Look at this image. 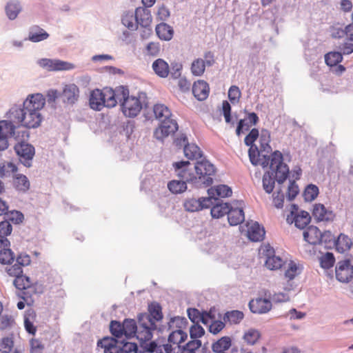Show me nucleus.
<instances>
[{
	"label": "nucleus",
	"mask_w": 353,
	"mask_h": 353,
	"mask_svg": "<svg viewBox=\"0 0 353 353\" xmlns=\"http://www.w3.org/2000/svg\"><path fill=\"white\" fill-rule=\"evenodd\" d=\"M194 171L200 184L207 186L212 184V176L214 175L216 169L210 161L207 160L197 161L194 165Z\"/></svg>",
	"instance_id": "obj_7"
},
{
	"label": "nucleus",
	"mask_w": 353,
	"mask_h": 353,
	"mask_svg": "<svg viewBox=\"0 0 353 353\" xmlns=\"http://www.w3.org/2000/svg\"><path fill=\"white\" fill-rule=\"evenodd\" d=\"M187 320L185 318L176 316L171 319L169 322L170 328L174 329L168 336V344L172 343L179 347V345L184 342L188 337L187 333L183 331L187 326Z\"/></svg>",
	"instance_id": "obj_6"
},
{
	"label": "nucleus",
	"mask_w": 353,
	"mask_h": 353,
	"mask_svg": "<svg viewBox=\"0 0 353 353\" xmlns=\"http://www.w3.org/2000/svg\"><path fill=\"white\" fill-rule=\"evenodd\" d=\"M97 345L103 349L104 353H130L137 350L136 343L119 342L112 337L103 338L98 341Z\"/></svg>",
	"instance_id": "obj_4"
},
{
	"label": "nucleus",
	"mask_w": 353,
	"mask_h": 353,
	"mask_svg": "<svg viewBox=\"0 0 353 353\" xmlns=\"http://www.w3.org/2000/svg\"><path fill=\"white\" fill-rule=\"evenodd\" d=\"M153 112L156 119L159 121V123L161 122L164 119L172 116L170 110L163 104L154 105L153 108Z\"/></svg>",
	"instance_id": "obj_44"
},
{
	"label": "nucleus",
	"mask_w": 353,
	"mask_h": 353,
	"mask_svg": "<svg viewBox=\"0 0 353 353\" xmlns=\"http://www.w3.org/2000/svg\"><path fill=\"white\" fill-rule=\"evenodd\" d=\"M263 252L266 256L265 265L269 270H276L282 268L284 261L281 257L274 254V250L272 247L265 245L263 248Z\"/></svg>",
	"instance_id": "obj_16"
},
{
	"label": "nucleus",
	"mask_w": 353,
	"mask_h": 353,
	"mask_svg": "<svg viewBox=\"0 0 353 353\" xmlns=\"http://www.w3.org/2000/svg\"><path fill=\"white\" fill-rule=\"evenodd\" d=\"M42 68L48 71L70 70L74 68V64L59 59H40L37 61Z\"/></svg>",
	"instance_id": "obj_11"
},
{
	"label": "nucleus",
	"mask_w": 353,
	"mask_h": 353,
	"mask_svg": "<svg viewBox=\"0 0 353 353\" xmlns=\"http://www.w3.org/2000/svg\"><path fill=\"white\" fill-rule=\"evenodd\" d=\"M301 273L300 267L294 261H291L288 265V268L285 272V278L289 280L294 279L297 275Z\"/></svg>",
	"instance_id": "obj_52"
},
{
	"label": "nucleus",
	"mask_w": 353,
	"mask_h": 353,
	"mask_svg": "<svg viewBox=\"0 0 353 353\" xmlns=\"http://www.w3.org/2000/svg\"><path fill=\"white\" fill-rule=\"evenodd\" d=\"M15 287L21 290L19 296L30 305L33 303L32 294H35V287L32 284L29 277L25 275L17 276L14 280Z\"/></svg>",
	"instance_id": "obj_8"
},
{
	"label": "nucleus",
	"mask_w": 353,
	"mask_h": 353,
	"mask_svg": "<svg viewBox=\"0 0 353 353\" xmlns=\"http://www.w3.org/2000/svg\"><path fill=\"white\" fill-rule=\"evenodd\" d=\"M343 60L341 52H330L325 55V62L329 66H335Z\"/></svg>",
	"instance_id": "obj_47"
},
{
	"label": "nucleus",
	"mask_w": 353,
	"mask_h": 353,
	"mask_svg": "<svg viewBox=\"0 0 353 353\" xmlns=\"http://www.w3.org/2000/svg\"><path fill=\"white\" fill-rule=\"evenodd\" d=\"M320 265L323 269L332 268L335 263V257L331 252H326L319 257Z\"/></svg>",
	"instance_id": "obj_48"
},
{
	"label": "nucleus",
	"mask_w": 353,
	"mask_h": 353,
	"mask_svg": "<svg viewBox=\"0 0 353 353\" xmlns=\"http://www.w3.org/2000/svg\"><path fill=\"white\" fill-rule=\"evenodd\" d=\"M291 219L292 222H294V225L296 228L303 229L310 223L311 217L310 214L305 211H301L296 214H294V212H292L291 218L290 216L287 218L288 221Z\"/></svg>",
	"instance_id": "obj_32"
},
{
	"label": "nucleus",
	"mask_w": 353,
	"mask_h": 353,
	"mask_svg": "<svg viewBox=\"0 0 353 353\" xmlns=\"http://www.w3.org/2000/svg\"><path fill=\"white\" fill-rule=\"evenodd\" d=\"M122 88H125V86H117L114 90L110 88H104L103 89V95L104 96L105 107L109 108H113L115 107L118 103H120L121 97L119 96V94H120L119 92L120 91L122 90Z\"/></svg>",
	"instance_id": "obj_17"
},
{
	"label": "nucleus",
	"mask_w": 353,
	"mask_h": 353,
	"mask_svg": "<svg viewBox=\"0 0 353 353\" xmlns=\"http://www.w3.org/2000/svg\"><path fill=\"white\" fill-rule=\"evenodd\" d=\"M124 322L121 323L117 321H112L110 329L112 334L117 338H121L123 336Z\"/></svg>",
	"instance_id": "obj_56"
},
{
	"label": "nucleus",
	"mask_w": 353,
	"mask_h": 353,
	"mask_svg": "<svg viewBox=\"0 0 353 353\" xmlns=\"http://www.w3.org/2000/svg\"><path fill=\"white\" fill-rule=\"evenodd\" d=\"M222 112L226 123L234 124L232 122V117L231 116V105L228 101H223Z\"/></svg>",
	"instance_id": "obj_61"
},
{
	"label": "nucleus",
	"mask_w": 353,
	"mask_h": 353,
	"mask_svg": "<svg viewBox=\"0 0 353 353\" xmlns=\"http://www.w3.org/2000/svg\"><path fill=\"white\" fill-rule=\"evenodd\" d=\"M8 220L14 224H19L23 222L24 216L23 214L17 210L10 211L8 214Z\"/></svg>",
	"instance_id": "obj_63"
},
{
	"label": "nucleus",
	"mask_w": 353,
	"mask_h": 353,
	"mask_svg": "<svg viewBox=\"0 0 353 353\" xmlns=\"http://www.w3.org/2000/svg\"><path fill=\"white\" fill-rule=\"evenodd\" d=\"M89 104L92 110L97 111L101 110L105 107L103 90L95 89L90 92Z\"/></svg>",
	"instance_id": "obj_30"
},
{
	"label": "nucleus",
	"mask_w": 353,
	"mask_h": 353,
	"mask_svg": "<svg viewBox=\"0 0 353 353\" xmlns=\"http://www.w3.org/2000/svg\"><path fill=\"white\" fill-rule=\"evenodd\" d=\"M146 316H138V325L136 337L140 345L146 350L147 345L151 342L153 332L157 329V325L150 323Z\"/></svg>",
	"instance_id": "obj_5"
},
{
	"label": "nucleus",
	"mask_w": 353,
	"mask_h": 353,
	"mask_svg": "<svg viewBox=\"0 0 353 353\" xmlns=\"http://www.w3.org/2000/svg\"><path fill=\"white\" fill-rule=\"evenodd\" d=\"M137 325L134 319L124 320L123 336L130 339L137 335Z\"/></svg>",
	"instance_id": "obj_45"
},
{
	"label": "nucleus",
	"mask_w": 353,
	"mask_h": 353,
	"mask_svg": "<svg viewBox=\"0 0 353 353\" xmlns=\"http://www.w3.org/2000/svg\"><path fill=\"white\" fill-rule=\"evenodd\" d=\"M12 231V227L9 221L0 222V248L10 247V243L7 239Z\"/></svg>",
	"instance_id": "obj_35"
},
{
	"label": "nucleus",
	"mask_w": 353,
	"mask_h": 353,
	"mask_svg": "<svg viewBox=\"0 0 353 353\" xmlns=\"http://www.w3.org/2000/svg\"><path fill=\"white\" fill-rule=\"evenodd\" d=\"M241 91L236 85H232L228 90V98L233 104L239 102L241 97Z\"/></svg>",
	"instance_id": "obj_59"
},
{
	"label": "nucleus",
	"mask_w": 353,
	"mask_h": 353,
	"mask_svg": "<svg viewBox=\"0 0 353 353\" xmlns=\"http://www.w3.org/2000/svg\"><path fill=\"white\" fill-rule=\"evenodd\" d=\"M160 52V44L158 42H150L145 48V53L148 56L157 57Z\"/></svg>",
	"instance_id": "obj_60"
},
{
	"label": "nucleus",
	"mask_w": 353,
	"mask_h": 353,
	"mask_svg": "<svg viewBox=\"0 0 353 353\" xmlns=\"http://www.w3.org/2000/svg\"><path fill=\"white\" fill-rule=\"evenodd\" d=\"M154 73L161 78H165L170 72L168 63L163 59H156L152 65Z\"/></svg>",
	"instance_id": "obj_37"
},
{
	"label": "nucleus",
	"mask_w": 353,
	"mask_h": 353,
	"mask_svg": "<svg viewBox=\"0 0 353 353\" xmlns=\"http://www.w3.org/2000/svg\"><path fill=\"white\" fill-rule=\"evenodd\" d=\"M18 171L17 166L12 162H3L0 163V177L3 178L9 172L13 174Z\"/></svg>",
	"instance_id": "obj_55"
},
{
	"label": "nucleus",
	"mask_w": 353,
	"mask_h": 353,
	"mask_svg": "<svg viewBox=\"0 0 353 353\" xmlns=\"http://www.w3.org/2000/svg\"><path fill=\"white\" fill-rule=\"evenodd\" d=\"M334 245L337 252L344 253L351 248L352 241L347 235L340 234L336 240H334Z\"/></svg>",
	"instance_id": "obj_38"
},
{
	"label": "nucleus",
	"mask_w": 353,
	"mask_h": 353,
	"mask_svg": "<svg viewBox=\"0 0 353 353\" xmlns=\"http://www.w3.org/2000/svg\"><path fill=\"white\" fill-rule=\"evenodd\" d=\"M228 219L230 225H237L244 221L245 215L242 203L236 201L233 203V205H230Z\"/></svg>",
	"instance_id": "obj_18"
},
{
	"label": "nucleus",
	"mask_w": 353,
	"mask_h": 353,
	"mask_svg": "<svg viewBox=\"0 0 353 353\" xmlns=\"http://www.w3.org/2000/svg\"><path fill=\"white\" fill-rule=\"evenodd\" d=\"M137 26L147 28L150 26L152 17L150 10L146 7H138L134 11Z\"/></svg>",
	"instance_id": "obj_20"
},
{
	"label": "nucleus",
	"mask_w": 353,
	"mask_h": 353,
	"mask_svg": "<svg viewBox=\"0 0 353 353\" xmlns=\"http://www.w3.org/2000/svg\"><path fill=\"white\" fill-rule=\"evenodd\" d=\"M210 205V198H201L195 199L194 198L188 199L183 203V207L188 212H196L203 208H209Z\"/></svg>",
	"instance_id": "obj_23"
},
{
	"label": "nucleus",
	"mask_w": 353,
	"mask_h": 353,
	"mask_svg": "<svg viewBox=\"0 0 353 353\" xmlns=\"http://www.w3.org/2000/svg\"><path fill=\"white\" fill-rule=\"evenodd\" d=\"M119 93V96L121 97L119 104L123 114L130 118L136 117L143 107L141 95L139 97L130 96L129 89L126 86L125 88H122Z\"/></svg>",
	"instance_id": "obj_3"
},
{
	"label": "nucleus",
	"mask_w": 353,
	"mask_h": 353,
	"mask_svg": "<svg viewBox=\"0 0 353 353\" xmlns=\"http://www.w3.org/2000/svg\"><path fill=\"white\" fill-rule=\"evenodd\" d=\"M161 132H176L179 125L172 116L168 117L158 124Z\"/></svg>",
	"instance_id": "obj_42"
},
{
	"label": "nucleus",
	"mask_w": 353,
	"mask_h": 353,
	"mask_svg": "<svg viewBox=\"0 0 353 353\" xmlns=\"http://www.w3.org/2000/svg\"><path fill=\"white\" fill-rule=\"evenodd\" d=\"M156 32L159 38L164 41H170L173 37V28L165 23H161L156 26Z\"/></svg>",
	"instance_id": "obj_39"
},
{
	"label": "nucleus",
	"mask_w": 353,
	"mask_h": 353,
	"mask_svg": "<svg viewBox=\"0 0 353 353\" xmlns=\"http://www.w3.org/2000/svg\"><path fill=\"white\" fill-rule=\"evenodd\" d=\"M276 175L274 177L268 172L264 174L263 176V187L267 193H271L274 188Z\"/></svg>",
	"instance_id": "obj_49"
},
{
	"label": "nucleus",
	"mask_w": 353,
	"mask_h": 353,
	"mask_svg": "<svg viewBox=\"0 0 353 353\" xmlns=\"http://www.w3.org/2000/svg\"><path fill=\"white\" fill-rule=\"evenodd\" d=\"M36 317V312L32 309L28 310L24 315L25 329L28 333L33 335H34L37 332V327L34 325Z\"/></svg>",
	"instance_id": "obj_41"
},
{
	"label": "nucleus",
	"mask_w": 353,
	"mask_h": 353,
	"mask_svg": "<svg viewBox=\"0 0 353 353\" xmlns=\"http://www.w3.org/2000/svg\"><path fill=\"white\" fill-rule=\"evenodd\" d=\"M205 334V330L199 323H193L190 327V335L192 339H199Z\"/></svg>",
	"instance_id": "obj_58"
},
{
	"label": "nucleus",
	"mask_w": 353,
	"mask_h": 353,
	"mask_svg": "<svg viewBox=\"0 0 353 353\" xmlns=\"http://www.w3.org/2000/svg\"><path fill=\"white\" fill-rule=\"evenodd\" d=\"M174 138V143L177 147H183L185 156L189 159H198L203 155L200 148L195 143H190L185 134H179Z\"/></svg>",
	"instance_id": "obj_10"
},
{
	"label": "nucleus",
	"mask_w": 353,
	"mask_h": 353,
	"mask_svg": "<svg viewBox=\"0 0 353 353\" xmlns=\"http://www.w3.org/2000/svg\"><path fill=\"white\" fill-rule=\"evenodd\" d=\"M146 350L156 353H176L175 348L171 344H159L156 341L150 342L146 347Z\"/></svg>",
	"instance_id": "obj_40"
},
{
	"label": "nucleus",
	"mask_w": 353,
	"mask_h": 353,
	"mask_svg": "<svg viewBox=\"0 0 353 353\" xmlns=\"http://www.w3.org/2000/svg\"><path fill=\"white\" fill-rule=\"evenodd\" d=\"M258 121L259 117L255 112L249 113L246 117L239 121L235 132L249 131L251 127L256 125Z\"/></svg>",
	"instance_id": "obj_33"
},
{
	"label": "nucleus",
	"mask_w": 353,
	"mask_h": 353,
	"mask_svg": "<svg viewBox=\"0 0 353 353\" xmlns=\"http://www.w3.org/2000/svg\"><path fill=\"white\" fill-rule=\"evenodd\" d=\"M148 313L140 314L139 316H146L150 323H154L155 325H159L161 322L163 315L162 312V307L160 304L157 303H152L148 305Z\"/></svg>",
	"instance_id": "obj_24"
},
{
	"label": "nucleus",
	"mask_w": 353,
	"mask_h": 353,
	"mask_svg": "<svg viewBox=\"0 0 353 353\" xmlns=\"http://www.w3.org/2000/svg\"><path fill=\"white\" fill-rule=\"evenodd\" d=\"M13 347V341L9 338H3L0 341V353H10Z\"/></svg>",
	"instance_id": "obj_62"
},
{
	"label": "nucleus",
	"mask_w": 353,
	"mask_h": 353,
	"mask_svg": "<svg viewBox=\"0 0 353 353\" xmlns=\"http://www.w3.org/2000/svg\"><path fill=\"white\" fill-rule=\"evenodd\" d=\"M176 175L185 183H198L199 178L196 176L194 167L192 168L191 163L188 161H181L173 163Z\"/></svg>",
	"instance_id": "obj_9"
},
{
	"label": "nucleus",
	"mask_w": 353,
	"mask_h": 353,
	"mask_svg": "<svg viewBox=\"0 0 353 353\" xmlns=\"http://www.w3.org/2000/svg\"><path fill=\"white\" fill-rule=\"evenodd\" d=\"M244 314L239 310H232L228 312L225 316V320L232 324H237L243 319Z\"/></svg>",
	"instance_id": "obj_54"
},
{
	"label": "nucleus",
	"mask_w": 353,
	"mask_h": 353,
	"mask_svg": "<svg viewBox=\"0 0 353 353\" xmlns=\"http://www.w3.org/2000/svg\"><path fill=\"white\" fill-rule=\"evenodd\" d=\"M169 190L173 194H179L185 192L187 189V185L185 181L178 180H172L168 184Z\"/></svg>",
	"instance_id": "obj_46"
},
{
	"label": "nucleus",
	"mask_w": 353,
	"mask_h": 353,
	"mask_svg": "<svg viewBox=\"0 0 353 353\" xmlns=\"http://www.w3.org/2000/svg\"><path fill=\"white\" fill-rule=\"evenodd\" d=\"M205 69V61L201 58L195 59L192 63L191 71L194 76H201L204 73Z\"/></svg>",
	"instance_id": "obj_51"
},
{
	"label": "nucleus",
	"mask_w": 353,
	"mask_h": 353,
	"mask_svg": "<svg viewBox=\"0 0 353 353\" xmlns=\"http://www.w3.org/2000/svg\"><path fill=\"white\" fill-rule=\"evenodd\" d=\"M30 346V353H43L44 352V345L38 339H32Z\"/></svg>",
	"instance_id": "obj_64"
},
{
	"label": "nucleus",
	"mask_w": 353,
	"mask_h": 353,
	"mask_svg": "<svg viewBox=\"0 0 353 353\" xmlns=\"http://www.w3.org/2000/svg\"><path fill=\"white\" fill-rule=\"evenodd\" d=\"M319 194V188L313 184L308 185L303 192V196L305 201H312Z\"/></svg>",
	"instance_id": "obj_53"
},
{
	"label": "nucleus",
	"mask_w": 353,
	"mask_h": 353,
	"mask_svg": "<svg viewBox=\"0 0 353 353\" xmlns=\"http://www.w3.org/2000/svg\"><path fill=\"white\" fill-rule=\"evenodd\" d=\"M121 22L123 26L130 31H135L138 29L134 11L132 10L123 11L121 15Z\"/></svg>",
	"instance_id": "obj_36"
},
{
	"label": "nucleus",
	"mask_w": 353,
	"mask_h": 353,
	"mask_svg": "<svg viewBox=\"0 0 353 353\" xmlns=\"http://www.w3.org/2000/svg\"><path fill=\"white\" fill-rule=\"evenodd\" d=\"M322 232L314 225H310L303 232L304 240L311 245H318L322 242Z\"/></svg>",
	"instance_id": "obj_25"
},
{
	"label": "nucleus",
	"mask_w": 353,
	"mask_h": 353,
	"mask_svg": "<svg viewBox=\"0 0 353 353\" xmlns=\"http://www.w3.org/2000/svg\"><path fill=\"white\" fill-rule=\"evenodd\" d=\"M79 88L74 83L66 85L63 90V101L68 104H74L79 98Z\"/></svg>",
	"instance_id": "obj_29"
},
{
	"label": "nucleus",
	"mask_w": 353,
	"mask_h": 353,
	"mask_svg": "<svg viewBox=\"0 0 353 353\" xmlns=\"http://www.w3.org/2000/svg\"><path fill=\"white\" fill-rule=\"evenodd\" d=\"M14 150L20 157L21 162L26 167H30L31 161L35 154L34 148L32 145L22 141L15 145Z\"/></svg>",
	"instance_id": "obj_12"
},
{
	"label": "nucleus",
	"mask_w": 353,
	"mask_h": 353,
	"mask_svg": "<svg viewBox=\"0 0 353 353\" xmlns=\"http://www.w3.org/2000/svg\"><path fill=\"white\" fill-rule=\"evenodd\" d=\"M23 7L19 0H9L5 6V13L10 21L16 19L22 12Z\"/></svg>",
	"instance_id": "obj_27"
},
{
	"label": "nucleus",
	"mask_w": 353,
	"mask_h": 353,
	"mask_svg": "<svg viewBox=\"0 0 353 353\" xmlns=\"http://www.w3.org/2000/svg\"><path fill=\"white\" fill-rule=\"evenodd\" d=\"M12 185L16 191L26 193L30 188V182L26 175L16 172L12 175Z\"/></svg>",
	"instance_id": "obj_26"
},
{
	"label": "nucleus",
	"mask_w": 353,
	"mask_h": 353,
	"mask_svg": "<svg viewBox=\"0 0 353 353\" xmlns=\"http://www.w3.org/2000/svg\"><path fill=\"white\" fill-rule=\"evenodd\" d=\"M272 303L270 300L263 298L252 299L249 307L252 312L255 314H265L272 309Z\"/></svg>",
	"instance_id": "obj_21"
},
{
	"label": "nucleus",
	"mask_w": 353,
	"mask_h": 353,
	"mask_svg": "<svg viewBox=\"0 0 353 353\" xmlns=\"http://www.w3.org/2000/svg\"><path fill=\"white\" fill-rule=\"evenodd\" d=\"M312 216L317 222L332 221L335 217V214L332 210H327L323 204L321 203H316L314 205Z\"/></svg>",
	"instance_id": "obj_19"
},
{
	"label": "nucleus",
	"mask_w": 353,
	"mask_h": 353,
	"mask_svg": "<svg viewBox=\"0 0 353 353\" xmlns=\"http://www.w3.org/2000/svg\"><path fill=\"white\" fill-rule=\"evenodd\" d=\"M270 142V134H248L245 138L247 145L256 143L261 151L268 152L271 150Z\"/></svg>",
	"instance_id": "obj_14"
},
{
	"label": "nucleus",
	"mask_w": 353,
	"mask_h": 353,
	"mask_svg": "<svg viewBox=\"0 0 353 353\" xmlns=\"http://www.w3.org/2000/svg\"><path fill=\"white\" fill-rule=\"evenodd\" d=\"M46 103V98L41 93L28 95L22 105H14L15 115L20 127L27 129L37 128L43 120L40 113Z\"/></svg>",
	"instance_id": "obj_1"
},
{
	"label": "nucleus",
	"mask_w": 353,
	"mask_h": 353,
	"mask_svg": "<svg viewBox=\"0 0 353 353\" xmlns=\"http://www.w3.org/2000/svg\"><path fill=\"white\" fill-rule=\"evenodd\" d=\"M231 188L226 185H219L208 190L210 199L217 200L219 197H228L232 195ZM212 202L210 201V204Z\"/></svg>",
	"instance_id": "obj_34"
},
{
	"label": "nucleus",
	"mask_w": 353,
	"mask_h": 353,
	"mask_svg": "<svg viewBox=\"0 0 353 353\" xmlns=\"http://www.w3.org/2000/svg\"><path fill=\"white\" fill-rule=\"evenodd\" d=\"M210 92L209 85L203 80H198L192 85V93L199 101L205 100Z\"/></svg>",
	"instance_id": "obj_28"
},
{
	"label": "nucleus",
	"mask_w": 353,
	"mask_h": 353,
	"mask_svg": "<svg viewBox=\"0 0 353 353\" xmlns=\"http://www.w3.org/2000/svg\"><path fill=\"white\" fill-rule=\"evenodd\" d=\"M14 113L12 106L6 113V119L0 121V132H15V130L20 128L19 120Z\"/></svg>",
	"instance_id": "obj_15"
},
{
	"label": "nucleus",
	"mask_w": 353,
	"mask_h": 353,
	"mask_svg": "<svg viewBox=\"0 0 353 353\" xmlns=\"http://www.w3.org/2000/svg\"><path fill=\"white\" fill-rule=\"evenodd\" d=\"M247 227V236L252 241H261L263 239L265 236V230L257 222H248Z\"/></svg>",
	"instance_id": "obj_22"
},
{
	"label": "nucleus",
	"mask_w": 353,
	"mask_h": 353,
	"mask_svg": "<svg viewBox=\"0 0 353 353\" xmlns=\"http://www.w3.org/2000/svg\"><path fill=\"white\" fill-rule=\"evenodd\" d=\"M261 337V334L259 330L256 329H249L245 332L243 339L250 345L255 344Z\"/></svg>",
	"instance_id": "obj_50"
},
{
	"label": "nucleus",
	"mask_w": 353,
	"mask_h": 353,
	"mask_svg": "<svg viewBox=\"0 0 353 353\" xmlns=\"http://www.w3.org/2000/svg\"><path fill=\"white\" fill-rule=\"evenodd\" d=\"M250 146L248 154L251 163L254 165H261L266 168L270 165L272 173H274L277 182L283 183L289 176V168L283 162V157L281 152L275 151L270 157L263 154L256 143H252Z\"/></svg>",
	"instance_id": "obj_2"
},
{
	"label": "nucleus",
	"mask_w": 353,
	"mask_h": 353,
	"mask_svg": "<svg viewBox=\"0 0 353 353\" xmlns=\"http://www.w3.org/2000/svg\"><path fill=\"white\" fill-rule=\"evenodd\" d=\"M336 278L343 283L350 281L353 277V265L349 259L339 261L335 268Z\"/></svg>",
	"instance_id": "obj_13"
},
{
	"label": "nucleus",
	"mask_w": 353,
	"mask_h": 353,
	"mask_svg": "<svg viewBox=\"0 0 353 353\" xmlns=\"http://www.w3.org/2000/svg\"><path fill=\"white\" fill-rule=\"evenodd\" d=\"M230 205L228 203H216L211 208V214L214 218H221L225 214H228Z\"/></svg>",
	"instance_id": "obj_43"
},
{
	"label": "nucleus",
	"mask_w": 353,
	"mask_h": 353,
	"mask_svg": "<svg viewBox=\"0 0 353 353\" xmlns=\"http://www.w3.org/2000/svg\"><path fill=\"white\" fill-rule=\"evenodd\" d=\"M49 34L39 26H33L29 28L28 37L24 41L38 43L47 39Z\"/></svg>",
	"instance_id": "obj_31"
},
{
	"label": "nucleus",
	"mask_w": 353,
	"mask_h": 353,
	"mask_svg": "<svg viewBox=\"0 0 353 353\" xmlns=\"http://www.w3.org/2000/svg\"><path fill=\"white\" fill-rule=\"evenodd\" d=\"M14 260V255L9 247L3 248L0 250V263L2 264L10 263Z\"/></svg>",
	"instance_id": "obj_57"
}]
</instances>
